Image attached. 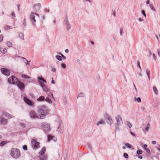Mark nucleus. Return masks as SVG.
Instances as JSON below:
<instances>
[{"instance_id":"obj_51","label":"nucleus","mask_w":160,"mask_h":160,"mask_svg":"<svg viewBox=\"0 0 160 160\" xmlns=\"http://www.w3.org/2000/svg\"><path fill=\"white\" fill-rule=\"evenodd\" d=\"M22 58L24 59V62L26 63L27 62H28V61L27 59H26L25 58Z\"/></svg>"},{"instance_id":"obj_50","label":"nucleus","mask_w":160,"mask_h":160,"mask_svg":"<svg viewBox=\"0 0 160 160\" xmlns=\"http://www.w3.org/2000/svg\"><path fill=\"white\" fill-rule=\"evenodd\" d=\"M3 39V37L1 35H0V42H1L2 41Z\"/></svg>"},{"instance_id":"obj_22","label":"nucleus","mask_w":160,"mask_h":160,"mask_svg":"<svg viewBox=\"0 0 160 160\" xmlns=\"http://www.w3.org/2000/svg\"><path fill=\"white\" fill-rule=\"evenodd\" d=\"M45 100V98L43 96H40L37 99V100L38 101L41 102L44 101Z\"/></svg>"},{"instance_id":"obj_36","label":"nucleus","mask_w":160,"mask_h":160,"mask_svg":"<svg viewBox=\"0 0 160 160\" xmlns=\"http://www.w3.org/2000/svg\"><path fill=\"white\" fill-rule=\"evenodd\" d=\"M142 151L141 150L139 149L138 150H137V153L138 154H142Z\"/></svg>"},{"instance_id":"obj_42","label":"nucleus","mask_w":160,"mask_h":160,"mask_svg":"<svg viewBox=\"0 0 160 160\" xmlns=\"http://www.w3.org/2000/svg\"><path fill=\"white\" fill-rule=\"evenodd\" d=\"M123 156L124 157L126 158H128V156L127 153H125L124 154Z\"/></svg>"},{"instance_id":"obj_5","label":"nucleus","mask_w":160,"mask_h":160,"mask_svg":"<svg viewBox=\"0 0 160 160\" xmlns=\"http://www.w3.org/2000/svg\"><path fill=\"white\" fill-rule=\"evenodd\" d=\"M104 118L107 123L110 125L113 123V121L112 118L107 113H104Z\"/></svg>"},{"instance_id":"obj_60","label":"nucleus","mask_w":160,"mask_h":160,"mask_svg":"<svg viewBox=\"0 0 160 160\" xmlns=\"http://www.w3.org/2000/svg\"><path fill=\"white\" fill-rule=\"evenodd\" d=\"M158 56L160 57V52L159 50L158 51Z\"/></svg>"},{"instance_id":"obj_58","label":"nucleus","mask_w":160,"mask_h":160,"mask_svg":"<svg viewBox=\"0 0 160 160\" xmlns=\"http://www.w3.org/2000/svg\"><path fill=\"white\" fill-rule=\"evenodd\" d=\"M53 78H52V81H51V83H52V84H55V81L54 80H53Z\"/></svg>"},{"instance_id":"obj_4","label":"nucleus","mask_w":160,"mask_h":160,"mask_svg":"<svg viewBox=\"0 0 160 160\" xmlns=\"http://www.w3.org/2000/svg\"><path fill=\"white\" fill-rule=\"evenodd\" d=\"M10 153L12 156L16 158L19 157L20 155L19 150L14 148L11 149Z\"/></svg>"},{"instance_id":"obj_16","label":"nucleus","mask_w":160,"mask_h":160,"mask_svg":"<svg viewBox=\"0 0 160 160\" xmlns=\"http://www.w3.org/2000/svg\"><path fill=\"white\" fill-rule=\"evenodd\" d=\"M40 7H41L40 3H38L34 5V10L36 11H38L40 8Z\"/></svg>"},{"instance_id":"obj_61","label":"nucleus","mask_w":160,"mask_h":160,"mask_svg":"<svg viewBox=\"0 0 160 160\" xmlns=\"http://www.w3.org/2000/svg\"><path fill=\"white\" fill-rule=\"evenodd\" d=\"M147 147V145L146 144H144L143 145V148H146Z\"/></svg>"},{"instance_id":"obj_56","label":"nucleus","mask_w":160,"mask_h":160,"mask_svg":"<svg viewBox=\"0 0 160 160\" xmlns=\"http://www.w3.org/2000/svg\"><path fill=\"white\" fill-rule=\"evenodd\" d=\"M130 133L132 135V136H133L134 137H135V134L134 133H133L132 132H130Z\"/></svg>"},{"instance_id":"obj_34","label":"nucleus","mask_w":160,"mask_h":160,"mask_svg":"<svg viewBox=\"0 0 160 160\" xmlns=\"http://www.w3.org/2000/svg\"><path fill=\"white\" fill-rule=\"evenodd\" d=\"M7 43L9 47H12V44L11 42H7Z\"/></svg>"},{"instance_id":"obj_21","label":"nucleus","mask_w":160,"mask_h":160,"mask_svg":"<svg viewBox=\"0 0 160 160\" xmlns=\"http://www.w3.org/2000/svg\"><path fill=\"white\" fill-rule=\"evenodd\" d=\"M39 158L40 160H47V157L46 155H41L39 156Z\"/></svg>"},{"instance_id":"obj_44","label":"nucleus","mask_w":160,"mask_h":160,"mask_svg":"<svg viewBox=\"0 0 160 160\" xmlns=\"http://www.w3.org/2000/svg\"><path fill=\"white\" fill-rule=\"evenodd\" d=\"M149 6L152 10L153 11H155V9L152 5L150 4L149 5Z\"/></svg>"},{"instance_id":"obj_37","label":"nucleus","mask_w":160,"mask_h":160,"mask_svg":"<svg viewBox=\"0 0 160 160\" xmlns=\"http://www.w3.org/2000/svg\"><path fill=\"white\" fill-rule=\"evenodd\" d=\"M84 96V93L81 92L79 93L78 95V97H83Z\"/></svg>"},{"instance_id":"obj_48","label":"nucleus","mask_w":160,"mask_h":160,"mask_svg":"<svg viewBox=\"0 0 160 160\" xmlns=\"http://www.w3.org/2000/svg\"><path fill=\"white\" fill-rule=\"evenodd\" d=\"M137 101L138 102H141V100L140 98H138L137 99Z\"/></svg>"},{"instance_id":"obj_39","label":"nucleus","mask_w":160,"mask_h":160,"mask_svg":"<svg viewBox=\"0 0 160 160\" xmlns=\"http://www.w3.org/2000/svg\"><path fill=\"white\" fill-rule=\"evenodd\" d=\"M144 149L149 154L150 153V152L148 148H144Z\"/></svg>"},{"instance_id":"obj_19","label":"nucleus","mask_w":160,"mask_h":160,"mask_svg":"<svg viewBox=\"0 0 160 160\" xmlns=\"http://www.w3.org/2000/svg\"><path fill=\"white\" fill-rule=\"evenodd\" d=\"M0 122L2 124H6L7 122V120L4 119L3 118L1 117L0 118Z\"/></svg>"},{"instance_id":"obj_7","label":"nucleus","mask_w":160,"mask_h":160,"mask_svg":"<svg viewBox=\"0 0 160 160\" xmlns=\"http://www.w3.org/2000/svg\"><path fill=\"white\" fill-rule=\"evenodd\" d=\"M18 80L15 77L13 76L10 77L8 79V82L10 84H16Z\"/></svg>"},{"instance_id":"obj_13","label":"nucleus","mask_w":160,"mask_h":160,"mask_svg":"<svg viewBox=\"0 0 160 160\" xmlns=\"http://www.w3.org/2000/svg\"><path fill=\"white\" fill-rule=\"evenodd\" d=\"M29 115L31 118L33 119L39 118V117H40L39 115L38 116L35 112L33 110L30 112Z\"/></svg>"},{"instance_id":"obj_17","label":"nucleus","mask_w":160,"mask_h":160,"mask_svg":"<svg viewBox=\"0 0 160 160\" xmlns=\"http://www.w3.org/2000/svg\"><path fill=\"white\" fill-rule=\"evenodd\" d=\"M63 130V128L62 127V124H60L58 128V131L59 132L62 133Z\"/></svg>"},{"instance_id":"obj_64","label":"nucleus","mask_w":160,"mask_h":160,"mask_svg":"<svg viewBox=\"0 0 160 160\" xmlns=\"http://www.w3.org/2000/svg\"><path fill=\"white\" fill-rule=\"evenodd\" d=\"M149 3V0H148V1H147L146 2V3L147 4H148Z\"/></svg>"},{"instance_id":"obj_53","label":"nucleus","mask_w":160,"mask_h":160,"mask_svg":"<svg viewBox=\"0 0 160 160\" xmlns=\"http://www.w3.org/2000/svg\"><path fill=\"white\" fill-rule=\"evenodd\" d=\"M12 16H13L14 18L15 17V14L14 12H12Z\"/></svg>"},{"instance_id":"obj_2","label":"nucleus","mask_w":160,"mask_h":160,"mask_svg":"<svg viewBox=\"0 0 160 160\" xmlns=\"http://www.w3.org/2000/svg\"><path fill=\"white\" fill-rule=\"evenodd\" d=\"M38 82L42 88L43 90L46 92H49L50 91V89L46 85H45L42 82L46 83L47 81L44 78H42V76H40L38 78Z\"/></svg>"},{"instance_id":"obj_30","label":"nucleus","mask_w":160,"mask_h":160,"mask_svg":"<svg viewBox=\"0 0 160 160\" xmlns=\"http://www.w3.org/2000/svg\"><path fill=\"white\" fill-rule=\"evenodd\" d=\"M146 72L147 73V74L148 76V78L149 80H150V72L149 70L148 69H147L146 70Z\"/></svg>"},{"instance_id":"obj_9","label":"nucleus","mask_w":160,"mask_h":160,"mask_svg":"<svg viewBox=\"0 0 160 160\" xmlns=\"http://www.w3.org/2000/svg\"><path fill=\"white\" fill-rule=\"evenodd\" d=\"M32 146L34 149H36L40 147L39 142H38L35 139H33L31 141Z\"/></svg>"},{"instance_id":"obj_45","label":"nucleus","mask_w":160,"mask_h":160,"mask_svg":"<svg viewBox=\"0 0 160 160\" xmlns=\"http://www.w3.org/2000/svg\"><path fill=\"white\" fill-rule=\"evenodd\" d=\"M142 13L143 14L145 17H146V14H145V12L144 10H142Z\"/></svg>"},{"instance_id":"obj_46","label":"nucleus","mask_w":160,"mask_h":160,"mask_svg":"<svg viewBox=\"0 0 160 160\" xmlns=\"http://www.w3.org/2000/svg\"><path fill=\"white\" fill-rule=\"evenodd\" d=\"M59 54L62 56V58H63L64 59H66V57L64 56L61 53H59Z\"/></svg>"},{"instance_id":"obj_57","label":"nucleus","mask_w":160,"mask_h":160,"mask_svg":"<svg viewBox=\"0 0 160 160\" xmlns=\"http://www.w3.org/2000/svg\"><path fill=\"white\" fill-rule=\"evenodd\" d=\"M138 19L140 22H142L144 20L142 18H139Z\"/></svg>"},{"instance_id":"obj_52","label":"nucleus","mask_w":160,"mask_h":160,"mask_svg":"<svg viewBox=\"0 0 160 160\" xmlns=\"http://www.w3.org/2000/svg\"><path fill=\"white\" fill-rule=\"evenodd\" d=\"M30 96H31V97L32 98H33V99H34L35 98V96L33 94H31Z\"/></svg>"},{"instance_id":"obj_24","label":"nucleus","mask_w":160,"mask_h":160,"mask_svg":"<svg viewBox=\"0 0 160 160\" xmlns=\"http://www.w3.org/2000/svg\"><path fill=\"white\" fill-rule=\"evenodd\" d=\"M126 123L127 125L130 128H131L132 126V124L129 121H127L126 122Z\"/></svg>"},{"instance_id":"obj_14","label":"nucleus","mask_w":160,"mask_h":160,"mask_svg":"<svg viewBox=\"0 0 160 160\" xmlns=\"http://www.w3.org/2000/svg\"><path fill=\"white\" fill-rule=\"evenodd\" d=\"M17 83V86L20 89L22 90L24 88V85L23 83L18 81Z\"/></svg>"},{"instance_id":"obj_18","label":"nucleus","mask_w":160,"mask_h":160,"mask_svg":"<svg viewBox=\"0 0 160 160\" xmlns=\"http://www.w3.org/2000/svg\"><path fill=\"white\" fill-rule=\"evenodd\" d=\"M3 116L8 118H12V116L11 115L6 112H3Z\"/></svg>"},{"instance_id":"obj_35","label":"nucleus","mask_w":160,"mask_h":160,"mask_svg":"<svg viewBox=\"0 0 160 160\" xmlns=\"http://www.w3.org/2000/svg\"><path fill=\"white\" fill-rule=\"evenodd\" d=\"M7 142L5 141H2L0 143V146H2L7 143Z\"/></svg>"},{"instance_id":"obj_29","label":"nucleus","mask_w":160,"mask_h":160,"mask_svg":"<svg viewBox=\"0 0 160 160\" xmlns=\"http://www.w3.org/2000/svg\"><path fill=\"white\" fill-rule=\"evenodd\" d=\"M5 29L8 30H9L12 29V28L11 26H8V25H6L4 26V27Z\"/></svg>"},{"instance_id":"obj_20","label":"nucleus","mask_w":160,"mask_h":160,"mask_svg":"<svg viewBox=\"0 0 160 160\" xmlns=\"http://www.w3.org/2000/svg\"><path fill=\"white\" fill-rule=\"evenodd\" d=\"M46 151V148L45 147H43L42 148L41 150L39 152V154L41 155H42Z\"/></svg>"},{"instance_id":"obj_63","label":"nucleus","mask_w":160,"mask_h":160,"mask_svg":"<svg viewBox=\"0 0 160 160\" xmlns=\"http://www.w3.org/2000/svg\"><path fill=\"white\" fill-rule=\"evenodd\" d=\"M122 30H121H121H120V34H121V35H122Z\"/></svg>"},{"instance_id":"obj_1","label":"nucleus","mask_w":160,"mask_h":160,"mask_svg":"<svg viewBox=\"0 0 160 160\" xmlns=\"http://www.w3.org/2000/svg\"><path fill=\"white\" fill-rule=\"evenodd\" d=\"M48 112L47 107L43 105L39 106L38 108V112L40 114L39 118L43 119L45 118L46 115Z\"/></svg>"},{"instance_id":"obj_26","label":"nucleus","mask_w":160,"mask_h":160,"mask_svg":"<svg viewBox=\"0 0 160 160\" xmlns=\"http://www.w3.org/2000/svg\"><path fill=\"white\" fill-rule=\"evenodd\" d=\"M49 95L46 97V99H45V101L51 103L52 102V101L51 99L49 98Z\"/></svg>"},{"instance_id":"obj_23","label":"nucleus","mask_w":160,"mask_h":160,"mask_svg":"<svg viewBox=\"0 0 160 160\" xmlns=\"http://www.w3.org/2000/svg\"><path fill=\"white\" fill-rule=\"evenodd\" d=\"M105 121L103 119L100 120L97 123V125L98 126L100 124H104L105 123Z\"/></svg>"},{"instance_id":"obj_15","label":"nucleus","mask_w":160,"mask_h":160,"mask_svg":"<svg viewBox=\"0 0 160 160\" xmlns=\"http://www.w3.org/2000/svg\"><path fill=\"white\" fill-rule=\"evenodd\" d=\"M57 139V138L56 137L51 135H49L48 136V140L49 141H56Z\"/></svg>"},{"instance_id":"obj_32","label":"nucleus","mask_w":160,"mask_h":160,"mask_svg":"<svg viewBox=\"0 0 160 160\" xmlns=\"http://www.w3.org/2000/svg\"><path fill=\"white\" fill-rule=\"evenodd\" d=\"M19 37L22 40H24V35L22 33H19Z\"/></svg>"},{"instance_id":"obj_25","label":"nucleus","mask_w":160,"mask_h":160,"mask_svg":"<svg viewBox=\"0 0 160 160\" xmlns=\"http://www.w3.org/2000/svg\"><path fill=\"white\" fill-rule=\"evenodd\" d=\"M153 89L154 92L156 94H158V91L157 88L155 86H153Z\"/></svg>"},{"instance_id":"obj_3","label":"nucleus","mask_w":160,"mask_h":160,"mask_svg":"<svg viewBox=\"0 0 160 160\" xmlns=\"http://www.w3.org/2000/svg\"><path fill=\"white\" fill-rule=\"evenodd\" d=\"M117 123H115V130H119V127L121 126L123 124V121L122 118L119 115H117L115 118Z\"/></svg>"},{"instance_id":"obj_54","label":"nucleus","mask_w":160,"mask_h":160,"mask_svg":"<svg viewBox=\"0 0 160 160\" xmlns=\"http://www.w3.org/2000/svg\"><path fill=\"white\" fill-rule=\"evenodd\" d=\"M52 71L55 72H56V69L55 68H53L52 69Z\"/></svg>"},{"instance_id":"obj_33","label":"nucleus","mask_w":160,"mask_h":160,"mask_svg":"<svg viewBox=\"0 0 160 160\" xmlns=\"http://www.w3.org/2000/svg\"><path fill=\"white\" fill-rule=\"evenodd\" d=\"M22 77L25 78H30L31 77H30L28 76L26 74H22Z\"/></svg>"},{"instance_id":"obj_8","label":"nucleus","mask_w":160,"mask_h":160,"mask_svg":"<svg viewBox=\"0 0 160 160\" xmlns=\"http://www.w3.org/2000/svg\"><path fill=\"white\" fill-rule=\"evenodd\" d=\"M35 15H37L38 17L39 16L38 14L34 13L33 12H32L30 16V20L34 25H35V23L36 22L35 19Z\"/></svg>"},{"instance_id":"obj_62","label":"nucleus","mask_w":160,"mask_h":160,"mask_svg":"<svg viewBox=\"0 0 160 160\" xmlns=\"http://www.w3.org/2000/svg\"><path fill=\"white\" fill-rule=\"evenodd\" d=\"M65 52L67 53H68V50L67 49H66L65 50Z\"/></svg>"},{"instance_id":"obj_28","label":"nucleus","mask_w":160,"mask_h":160,"mask_svg":"<svg viewBox=\"0 0 160 160\" xmlns=\"http://www.w3.org/2000/svg\"><path fill=\"white\" fill-rule=\"evenodd\" d=\"M0 50L3 53H5L7 51L6 49L5 48H1L0 49Z\"/></svg>"},{"instance_id":"obj_31","label":"nucleus","mask_w":160,"mask_h":160,"mask_svg":"<svg viewBox=\"0 0 160 160\" xmlns=\"http://www.w3.org/2000/svg\"><path fill=\"white\" fill-rule=\"evenodd\" d=\"M150 127V124L149 123H148L147 125V126L145 128V129L147 131H148L149 128Z\"/></svg>"},{"instance_id":"obj_27","label":"nucleus","mask_w":160,"mask_h":160,"mask_svg":"<svg viewBox=\"0 0 160 160\" xmlns=\"http://www.w3.org/2000/svg\"><path fill=\"white\" fill-rule=\"evenodd\" d=\"M56 58L59 61H62V60L61 55H57L56 56Z\"/></svg>"},{"instance_id":"obj_55","label":"nucleus","mask_w":160,"mask_h":160,"mask_svg":"<svg viewBox=\"0 0 160 160\" xmlns=\"http://www.w3.org/2000/svg\"><path fill=\"white\" fill-rule=\"evenodd\" d=\"M136 156L138 158H139L140 159H142V156H139L138 155H137Z\"/></svg>"},{"instance_id":"obj_11","label":"nucleus","mask_w":160,"mask_h":160,"mask_svg":"<svg viewBox=\"0 0 160 160\" xmlns=\"http://www.w3.org/2000/svg\"><path fill=\"white\" fill-rule=\"evenodd\" d=\"M1 70L2 73L5 75L9 76L10 75V71L7 68H1Z\"/></svg>"},{"instance_id":"obj_12","label":"nucleus","mask_w":160,"mask_h":160,"mask_svg":"<svg viewBox=\"0 0 160 160\" xmlns=\"http://www.w3.org/2000/svg\"><path fill=\"white\" fill-rule=\"evenodd\" d=\"M24 101L28 105L32 106L34 105V103L27 97H24L23 98Z\"/></svg>"},{"instance_id":"obj_10","label":"nucleus","mask_w":160,"mask_h":160,"mask_svg":"<svg viewBox=\"0 0 160 160\" xmlns=\"http://www.w3.org/2000/svg\"><path fill=\"white\" fill-rule=\"evenodd\" d=\"M64 25L67 31L69 30L70 28V25L69 23L67 17H66L64 19Z\"/></svg>"},{"instance_id":"obj_40","label":"nucleus","mask_w":160,"mask_h":160,"mask_svg":"<svg viewBox=\"0 0 160 160\" xmlns=\"http://www.w3.org/2000/svg\"><path fill=\"white\" fill-rule=\"evenodd\" d=\"M62 67L63 68H66V66L65 64L64 63H62L61 64Z\"/></svg>"},{"instance_id":"obj_43","label":"nucleus","mask_w":160,"mask_h":160,"mask_svg":"<svg viewBox=\"0 0 160 160\" xmlns=\"http://www.w3.org/2000/svg\"><path fill=\"white\" fill-rule=\"evenodd\" d=\"M26 24H27V23H26V20L25 19H24L23 20V25L25 27H26Z\"/></svg>"},{"instance_id":"obj_47","label":"nucleus","mask_w":160,"mask_h":160,"mask_svg":"<svg viewBox=\"0 0 160 160\" xmlns=\"http://www.w3.org/2000/svg\"><path fill=\"white\" fill-rule=\"evenodd\" d=\"M23 149L24 150H27V147L26 145H24L23 146Z\"/></svg>"},{"instance_id":"obj_6","label":"nucleus","mask_w":160,"mask_h":160,"mask_svg":"<svg viewBox=\"0 0 160 160\" xmlns=\"http://www.w3.org/2000/svg\"><path fill=\"white\" fill-rule=\"evenodd\" d=\"M42 128L45 131H49L51 130L50 124L46 122L42 123Z\"/></svg>"},{"instance_id":"obj_59","label":"nucleus","mask_w":160,"mask_h":160,"mask_svg":"<svg viewBox=\"0 0 160 160\" xmlns=\"http://www.w3.org/2000/svg\"><path fill=\"white\" fill-rule=\"evenodd\" d=\"M156 143V142L155 141H153L152 142V143L153 144H155Z\"/></svg>"},{"instance_id":"obj_41","label":"nucleus","mask_w":160,"mask_h":160,"mask_svg":"<svg viewBox=\"0 0 160 160\" xmlns=\"http://www.w3.org/2000/svg\"><path fill=\"white\" fill-rule=\"evenodd\" d=\"M125 146L127 148H130L131 146V145L130 144L128 143H126L125 144Z\"/></svg>"},{"instance_id":"obj_49","label":"nucleus","mask_w":160,"mask_h":160,"mask_svg":"<svg viewBox=\"0 0 160 160\" xmlns=\"http://www.w3.org/2000/svg\"><path fill=\"white\" fill-rule=\"evenodd\" d=\"M152 56H153V59H154L155 60H156L157 58H156V55L155 54H154V53L153 54Z\"/></svg>"},{"instance_id":"obj_38","label":"nucleus","mask_w":160,"mask_h":160,"mask_svg":"<svg viewBox=\"0 0 160 160\" xmlns=\"http://www.w3.org/2000/svg\"><path fill=\"white\" fill-rule=\"evenodd\" d=\"M137 66L140 69V71H142V69H141V68L140 66V62L138 61L137 62Z\"/></svg>"}]
</instances>
